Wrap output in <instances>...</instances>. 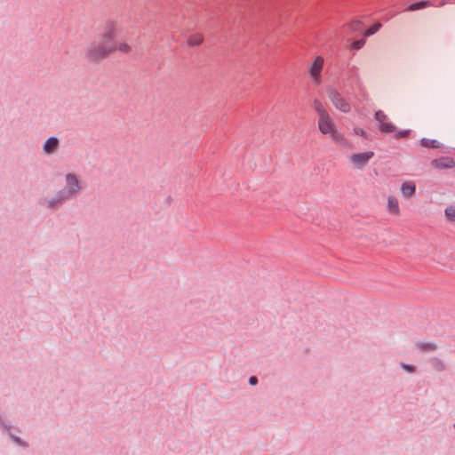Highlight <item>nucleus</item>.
I'll return each instance as SVG.
<instances>
[{"label":"nucleus","instance_id":"f257e3e1","mask_svg":"<svg viewBox=\"0 0 455 455\" xmlns=\"http://www.w3.org/2000/svg\"><path fill=\"white\" fill-rule=\"evenodd\" d=\"M134 29L122 20H108L100 34L101 43L90 46L86 51V58L91 61H99L115 53L131 54L134 49L131 40Z\"/></svg>","mask_w":455,"mask_h":455},{"label":"nucleus","instance_id":"f03ea898","mask_svg":"<svg viewBox=\"0 0 455 455\" xmlns=\"http://www.w3.org/2000/svg\"><path fill=\"white\" fill-rule=\"evenodd\" d=\"M363 300L348 292H337L331 299V308L338 311L371 309L368 307H359Z\"/></svg>","mask_w":455,"mask_h":455},{"label":"nucleus","instance_id":"7ed1b4c3","mask_svg":"<svg viewBox=\"0 0 455 455\" xmlns=\"http://www.w3.org/2000/svg\"><path fill=\"white\" fill-rule=\"evenodd\" d=\"M317 128L320 133L328 136L336 143L345 140L344 135L338 129L330 113L317 118Z\"/></svg>","mask_w":455,"mask_h":455},{"label":"nucleus","instance_id":"20e7f679","mask_svg":"<svg viewBox=\"0 0 455 455\" xmlns=\"http://www.w3.org/2000/svg\"><path fill=\"white\" fill-rule=\"evenodd\" d=\"M65 180L66 188L58 194L59 204H62L64 201L73 197L81 190L78 178L75 174L68 173Z\"/></svg>","mask_w":455,"mask_h":455},{"label":"nucleus","instance_id":"39448f33","mask_svg":"<svg viewBox=\"0 0 455 455\" xmlns=\"http://www.w3.org/2000/svg\"><path fill=\"white\" fill-rule=\"evenodd\" d=\"M326 93L329 100L337 110L342 113L350 112V103L335 88L328 87Z\"/></svg>","mask_w":455,"mask_h":455},{"label":"nucleus","instance_id":"423d86ee","mask_svg":"<svg viewBox=\"0 0 455 455\" xmlns=\"http://www.w3.org/2000/svg\"><path fill=\"white\" fill-rule=\"evenodd\" d=\"M323 58L317 56L314 59L313 62L308 68V73L313 79L314 83L319 84L321 83V73L323 67Z\"/></svg>","mask_w":455,"mask_h":455},{"label":"nucleus","instance_id":"0eeeda50","mask_svg":"<svg viewBox=\"0 0 455 455\" xmlns=\"http://www.w3.org/2000/svg\"><path fill=\"white\" fill-rule=\"evenodd\" d=\"M375 119L379 123V129L381 132L392 133L396 132V127L388 121L387 116L382 110L376 111Z\"/></svg>","mask_w":455,"mask_h":455},{"label":"nucleus","instance_id":"6e6552de","mask_svg":"<svg viewBox=\"0 0 455 455\" xmlns=\"http://www.w3.org/2000/svg\"><path fill=\"white\" fill-rule=\"evenodd\" d=\"M373 156L372 151L354 153L349 156V162L354 167L362 168L368 164Z\"/></svg>","mask_w":455,"mask_h":455},{"label":"nucleus","instance_id":"1a4fd4ad","mask_svg":"<svg viewBox=\"0 0 455 455\" xmlns=\"http://www.w3.org/2000/svg\"><path fill=\"white\" fill-rule=\"evenodd\" d=\"M386 210L392 216L398 217L401 215L399 201L395 196L389 195L387 196Z\"/></svg>","mask_w":455,"mask_h":455},{"label":"nucleus","instance_id":"9d476101","mask_svg":"<svg viewBox=\"0 0 455 455\" xmlns=\"http://www.w3.org/2000/svg\"><path fill=\"white\" fill-rule=\"evenodd\" d=\"M431 165L435 169H451L455 167V161L451 157H441L433 160Z\"/></svg>","mask_w":455,"mask_h":455},{"label":"nucleus","instance_id":"9b49d317","mask_svg":"<svg viewBox=\"0 0 455 455\" xmlns=\"http://www.w3.org/2000/svg\"><path fill=\"white\" fill-rule=\"evenodd\" d=\"M400 191L403 197L411 198L415 195L416 185L413 181H404L401 185Z\"/></svg>","mask_w":455,"mask_h":455},{"label":"nucleus","instance_id":"f8f14e48","mask_svg":"<svg viewBox=\"0 0 455 455\" xmlns=\"http://www.w3.org/2000/svg\"><path fill=\"white\" fill-rule=\"evenodd\" d=\"M58 147L59 140L55 137H51L45 141L44 150L46 154H52L57 150Z\"/></svg>","mask_w":455,"mask_h":455},{"label":"nucleus","instance_id":"ddd939ff","mask_svg":"<svg viewBox=\"0 0 455 455\" xmlns=\"http://www.w3.org/2000/svg\"><path fill=\"white\" fill-rule=\"evenodd\" d=\"M203 42L204 36L201 33L191 34L187 39L188 44L191 47L199 46Z\"/></svg>","mask_w":455,"mask_h":455},{"label":"nucleus","instance_id":"4468645a","mask_svg":"<svg viewBox=\"0 0 455 455\" xmlns=\"http://www.w3.org/2000/svg\"><path fill=\"white\" fill-rule=\"evenodd\" d=\"M430 5H431L430 1H420V2H417V3L410 4L407 7L406 11L415 12V11H419V10L429 7Z\"/></svg>","mask_w":455,"mask_h":455},{"label":"nucleus","instance_id":"2eb2a0df","mask_svg":"<svg viewBox=\"0 0 455 455\" xmlns=\"http://www.w3.org/2000/svg\"><path fill=\"white\" fill-rule=\"evenodd\" d=\"M313 108L317 115V118L326 114H329L327 109L324 108V106L319 100H315L313 101Z\"/></svg>","mask_w":455,"mask_h":455},{"label":"nucleus","instance_id":"dca6fc26","mask_svg":"<svg viewBox=\"0 0 455 455\" xmlns=\"http://www.w3.org/2000/svg\"><path fill=\"white\" fill-rule=\"evenodd\" d=\"M416 347L423 352L435 351L437 348V346L431 342H419L416 344Z\"/></svg>","mask_w":455,"mask_h":455},{"label":"nucleus","instance_id":"f3484780","mask_svg":"<svg viewBox=\"0 0 455 455\" xmlns=\"http://www.w3.org/2000/svg\"><path fill=\"white\" fill-rule=\"evenodd\" d=\"M421 145L426 148H438L441 147V142L436 140L422 139Z\"/></svg>","mask_w":455,"mask_h":455},{"label":"nucleus","instance_id":"a211bd4d","mask_svg":"<svg viewBox=\"0 0 455 455\" xmlns=\"http://www.w3.org/2000/svg\"><path fill=\"white\" fill-rule=\"evenodd\" d=\"M444 213L450 220L455 221V206H448L445 209Z\"/></svg>","mask_w":455,"mask_h":455},{"label":"nucleus","instance_id":"6ab92c4d","mask_svg":"<svg viewBox=\"0 0 455 455\" xmlns=\"http://www.w3.org/2000/svg\"><path fill=\"white\" fill-rule=\"evenodd\" d=\"M381 28V24L380 23H376L374 24L373 26H371V28H369L365 32H364V35L366 36H370L373 34H375L379 28Z\"/></svg>","mask_w":455,"mask_h":455},{"label":"nucleus","instance_id":"aec40b11","mask_svg":"<svg viewBox=\"0 0 455 455\" xmlns=\"http://www.w3.org/2000/svg\"><path fill=\"white\" fill-rule=\"evenodd\" d=\"M432 363H433V365L434 367L437 370V371H444L445 370V365L444 363L438 358H434L432 360Z\"/></svg>","mask_w":455,"mask_h":455},{"label":"nucleus","instance_id":"412c9836","mask_svg":"<svg viewBox=\"0 0 455 455\" xmlns=\"http://www.w3.org/2000/svg\"><path fill=\"white\" fill-rule=\"evenodd\" d=\"M361 21L360 20H353L351 21L349 24H348V27L350 28V29L352 31H356L359 29L360 26H361Z\"/></svg>","mask_w":455,"mask_h":455},{"label":"nucleus","instance_id":"4be33fe9","mask_svg":"<svg viewBox=\"0 0 455 455\" xmlns=\"http://www.w3.org/2000/svg\"><path fill=\"white\" fill-rule=\"evenodd\" d=\"M61 204H59L58 203V195H56L55 197H53L52 199H51L49 202H48V206L50 208H55V207H58L60 206Z\"/></svg>","mask_w":455,"mask_h":455},{"label":"nucleus","instance_id":"5701e85b","mask_svg":"<svg viewBox=\"0 0 455 455\" xmlns=\"http://www.w3.org/2000/svg\"><path fill=\"white\" fill-rule=\"evenodd\" d=\"M365 41L363 39L362 40H356L355 42L352 43L351 46L354 48V49H361L363 44H364Z\"/></svg>","mask_w":455,"mask_h":455},{"label":"nucleus","instance_id":"b1692460","mask_svg":"<svg viewBox=\"0 0 455 455\" xmlns=\"http://www.w3.org/2000/svg\"><path fill=\"white\" fill-rule=\"evenodd\" d=\"M354 132L356 135L367 138V133L361 128H355Z\"/></svg>","mask_w":455,"mask_h":455},{"label":"nucleus","instance_id":"393cba45","mask_svg":"<svg viewBox=\"0 0 455 455\" xmlns=\"http://www.w3.org/2000/svg\"><path fill=\"white\" fill-rule=\"evenodd\" d=\"M403 368L406 371H408L409 372H414L415 371V367L411 364H405V363H403L402 364Z\"/></svg>","mask_w":455,"mask_h":455},{"label":"nucleus","instance_id":"a878e982","mask_svg":"<svg viewBox=\"0 0 455 455\" xmlns=\"http://www.w3.org/2000/svg\"><path fill=\"white\" fill-rule=\"evenodd\" d=\"M409 134V131L399 132L396 135L397 138H404Z\"/></svg>","mask_w":455,"mask_h":455},{"label":"nucleus","instance_id":"bb28decb","mask_svg":"<svg viewBox=\"0 0 455 455\" xmlns=\"http://www.w3.org/2000/svg\"><path fill=\"white\" fill-rule=\"evenodd\" d=\"M257 382H258V379H257V377H255V376H251V377L249 379V383H250L251 385H255V384H257Z\"/></svg>","mask_w":455,"mask_h":455},{"label":"nucleus","instance_id":"cd10ccee","mask_svg":"<svg viewBox=\"0 0 455 455\" xmlns=\"http://www.w3.org/2000/svg\"><path fill=\"white\" fill-rule=\"evenodd\" d=\"M13 439H14V441H15L16 443H20V444H22V443H21V441H20V439L19 437H16V436H15V437H13Z\"/></svg>","mask_w":455,"mask_h":455}]
</instances>
